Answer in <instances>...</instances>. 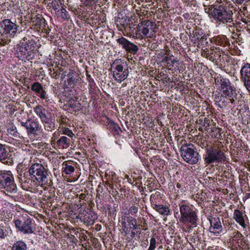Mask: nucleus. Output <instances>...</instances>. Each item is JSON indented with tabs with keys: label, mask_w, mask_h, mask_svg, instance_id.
I'll use <instances>...</instances> for the list:
<instances>
[{
	"label": "nucleus",
	"mask_w": 250,
	"mask_h": 250,
	"mask_svg": "<svg viewBox=\"0 0 250 250\" xmlns=\"http://www.w3.org/2000/svg\"><path fill=\"white\" fill-rule=\"evenodd\" d=\"M138 208L133 206H131L129 209V213L132 215L136 214L138 212Z\"/></svg>",
	"instance_id": "79ce46f5"
},
{
	"label": "nucleus",
	"mask_w": 250,
	"mask_h": 250,
	"mask_svg": "<svg viewBox=\"0 0 250 250\" xmlns=\"http://www.w3.org/2000/svg\"><path fill=\"white\" fill-rule=\"evenodd\" d=\"M180 206V212L174 213L175 216L179 218V221L183 223H190L192 225H195L197 221V215L195 210L191 206L181 204Z\"/></svg>",
	"instance_id": "7ed1b4c3"
},
{
	"label": "nucleus",
	"mask_w": 250,
	"mask_h": 250,
	"mask_svg": "<svg viewBox=\"0 0 250 250\" xmlns=\"http://www.w3.org/2000/svg\"><path fill=\"white\" fill-rule=\"evenodd\" d=\"M208 10L207 12L216 21L224 23L232 21V12L227 6L219 5L216 7H210Z\"/></svg>",
	"instance_id": "20e7f679"
},
{
	"label": "nucleus",
	"mask_w": 250,
	"mask_h": 250,
	"mask_svg": "<svg viewBox=\"0 0 250 250\" xmlns=\"http://www.w3.org/2000/svg\"><path fill=\"white\" fill-rule=\"evenodd\" d=\"M176 187L178 188H181V185L178 183L176 184Z\"/></svg>",
	"instance_id": "603ef678"
},
{
	"label": "nucleus",
	"mask_w": 250,
	"mask_h": 250,
	"mask_svg": "<svg viewBox=\"0 0 250 250\" xmlns=\"http://www.w3.org/2000/svg\"><path fill=\"white\" fill-rule=\"evenodd\" d=\"M126 220L129 225L132 226L134 229H136L138 227L140 226V225L137 224V220L131 216H127Z\"/></svg>",
	"instance_id": "c756f323"
},
{
	"label": "nucleus",
	"mask_w": 250,
	"mask_h": 250,
	"mask_svg": "<svg viewBox=\"0 0 250 250\" xmlns=\"http://www.w3.org/2000/svg\"><path fill=\"white\" fill-rule=\"evenodd\" d=\"M122 224L125 225V222H122Z\"/></svg>",
	"instance_id": "bf43d9fd"
},
{
	"label": "nucleus",
	"mask_w": 250,
	"mask_h": 250,
	"mask_svg": "<svg viewBox=\"0 0 250 250\" xmlns=\"http://www.w3.org/2000/svg\"><path fill=\"white\" fill-rule=\"evenodd\" d=\"M125 178L128 179V181H129V180H130V178H129V177H128V176L127 175H126L125 176Z\"/></svg>",
	"instance_id": "4d7b16f0"
},
{
	"label": "nucleus",
	"mask_w": 250,
	"mask_h": 250,
	"mask_svg": "<svg viewBox=\"0 0 250 250\" xmlns=\"http://www.w3.org/2000/svg\"><path fill=\"white\" fill-rule=\"evenodd\" d=\"M149 22V21L148 20H145L143 21H142L141 23H140L137 27H139V28H141V26H148L147 23Z\"/></svg>",
	"instance_id": "a18cd8bd"
},
{
	"label": "nucleus",
	"mask_w": 250,
	"mask_h": 250,
	"mask_svg": "<svg viewBox=\"0 0 250 250\" xmlns=\"http://www.w3.org/2000/svg\"><path fill=\"white\" fill-rule=\"evenodd\" d=\"M6 43V42L2 40L1 36H0V44L4 45Z\"/></svg>",
	"instance_id": "8fccbe9b"
},
{
	"label": "nucleus",
	"mask_w": 250,
	"mask_h": 250,
	"mask_svg": "<svg viewBox=\"0 0 250 250\" xmlns=\"http://www.w3.org/2000/svg\"><path fill=\"white\" fill-rule=\"evenodd\" d=\"M248 196H249V197H250V193L248 194Z\"/></svg>",
	"instance_id": "680f3d73"
},
{
	"label": "nucleus",
	"mask_w": 250,
	"mask_h": 250,
	"mask_svg": "<svg viewBox=\"0 0 250 250\" xmlns=\"http://www.w3.org/2000/svg\"><path fill=\"white\" fill-rule=\"evenodd\" d=\"M154 37H155V31L154 30H153L152 32L151 33V35L147 37L151 38Z\"/></svg>",
	"instance_id": "09e8293b"
},
{
	"label": "nucleus",
	"mask_w": 250,
	"mask_h": 250,
	"mask_svg": "<svg viewBox=\"0 0 250 250\" xmlns=\"http://www.w3.org/2000/svg\"><path fill=\"white\" fill-rule=\"evenodd\" d=\"M243 213L242 211L237 209L234 210L233 218L243 228L245 229L246 228V225Z\"/></svg>",
	"instance_id": "a211bd4d"
},
{
	"label": "nucleus",
	"mask_w": 250,
	"mask_h": 250,
	"mask_svg": "<svg viewBox=\"0 0 250 250\" xmlns=\"http://www.w3.org/2000/svg\"><path fill=\"white\" fill-rule=\"evenodd\" d=\"M117 42L119 44L122 45V48L125 51L133 54H135L139 49L138 47L136 45L131 42L123 37L118 39Z\"/></svg>",
	"instance_id": "9b49d317"
},
{
	"label": "nucleus",
	"mask_w": 250,
	"mask_h": 250,
	"mask_svg": "<svg viewBox=\"0 0 250 250\" xmlns=\"http://www.w3.org/2000/svg\"><path fill=\"white\" fill-rule=\"evenodd\" d=\"M42 122L43 123L44 129L45 130L49 131H52L55 129V120H53L51 115L42 121Z\"/></svg>",
	"instance_id": "6ab92c4d"
},
{
	"label": "nucleus",
	"mask_w": 250,
	"mask_h": 250,
	"mask_svg": "<svg viewBox=\"0 0 250 250\" xmlns=\"http://www.w3.org/2000/svg\"><path fill=\"white\" fill-rule=\"evenodd\" d=\"M208 120H207L206 119H205V122H208Z\"/></svg>",
	"instance_id": "052dcab7"
},
{
	"label": "nucleus",
	"mask_w": 250,
	"mask_h": 250,
	"mask_svg": "<svg viewBox=\"0 0 250 250\" xmlns=\"http://www.w3.org/2000/svg\"><path fill=\"white\" fill-rule=\"evenodd\" d=\"M66 76H67V75H65V74H64V73H63V74H62V79H64Z\"/></svg>",
	"instance_id": "6e6d98bb"
},
{
	"label": "nucleus",
	"mask_w": 250,
	"mask_h": 250,
	"mask_svg": "<svg viewBox=\"0 0 250 250\" xmlns=\"http://www.w3.org/2000/svg\"><path fill=\"white\" fill-rule=\"evenodd\" d=\"M74 74V71H70L67 74L68 78L64 82V85L65 87L72 88L74 86L76 81L73 76Z\"/></svg>",
	"instance_id": "412c9836"
},
{
	"label": "nucleus",
	"mask_w": 250,
	"mask_h": 250,
	"mask_svg": "<svg viewBox=\"0 0 250 250\" xmlns=\"http://www.w3.org/2000/svg\"><path fill=\"white\" fill-rule=\"evenodd\" d=\"M245 240L244 237L242 238V240H241V243L239 244V246H238V250H244V247L245 245Z\"/></svg>",
	"instance_id": "a19ab883"
},
{
	"label": "nucleus",
	"mask_w": 250,
	"mask_h": 250,
	"mask_svg": "<svg viewBox=\"0 0 250 250\" xmlns=\"http://www.w3.org/2000/svg\"><path fill=\"white\" fill-rule=\"evenodd\" d=\"M8 156V153L6 149L5 145L0 143V162H2Z\"/></svg>",
	"instance_id": "393cba45"
},
{
	"label": "nucleus",
	"mask_w": 250,
	"mask_h": 250,
	"mask_svg": "<svg viewBox=\"0 0 250 250\" xmlns=\"http://www.w3.org/2000/svg\"><path fill=\"white\" fill-rule=\"evenodd\" d=\"M70 139L65 136H62L59 139L52 138V144L55 145L59 149H65L69 146Z\"/></svg>",
	"instance_id": "f3484780"
},
{
	"label": "nucleus",
	"mask_w": 250,
	"mask_h": 250,
	"mask_svg": "<svg viewBox=\"0 0 250 250\" xmlns=\"http://www.w3.org/2000/svg\"><path fill=\"white\" fill-rule=\"evenodd\" d=\"M6 236V234L5 232L2 229L0 228V238L4 239Z\"/></svg>",
	"instance_id": "49530a36"
},
{
	"label": "nucleus",
	"mask_w": 250,
	"mask_h": 250,
	"mask_svg": "<svg viewBox=\"0 0 250 250\" xmlns=\"http://www.w3.org/2000/svg\"><path fill=\"white\" fill-rule=\"evenodd\" d=\"M141 31L142 33L143 36H147L149 32L148 26L146 27H143L142 29H141Z\"/></svg>",
	"instance_id": "37998d69"
},
{
	"label": "nucleus",
	"mask_w": 250,
	"mask_h": 250,
	"mask_svg": "<svg viewBox=\"0 0 250 250\" xmlns=\"http://www.w3.org/2000/svg\"><path fill=\"white\" fill-rule=\"evenodd\" d=\"M17 52L18 57L23 58L26 55V49L25 47L20 46L18 48V50Z\"/></svg>",
	"instance_id": "c9c22d12"
},
{
	"label": "nucleus",
	"mask_w": 250,
	"mask_h": 250,
	"mask_svg": "<svg viewBox=\"0 0 250 250\" xmlns=\"http://www.w3.org/2000/svg\"><path fill=\"white\" fill-rule=\"evenodd\" d=\"M99 0H80L81 4L85 6H91L96 4Z\"/></svg>",
	"instance_id": "72a5a7b5"
},
{
	"label": "nucleus",
	"mask_w": 250,
	"mask_h": 250,
	"mask_svg": "<svg viewBox=\"0 0 250 250\" xmlns=\"http://www.w3.org/2000/svg\"><path fill=\"white\" fill-rule=\"evenodd\" d=\"M135 235H136V233L135 232L132 231L131 232V237L132 238H134L135 236Z\"/></svg>",
	"instance_id": "3c124183"
},
{
	"label": "nucleus",
	"mask_w": 250,
	"mask_h": 250,
	"mask_svg": "<svg viewBox=\"0 0 250 250\" xmlns=\"http://www.w3.org/2000/svg\"><path fill=\"white\" fill-rule=\"evenodd\" d=\"M21 180L23 182L22 186L26 187V188H32L34 185V182L32 181L29 178H26L24 176L21 178Z\"/></svg>",
	"instance_id": "cd10ccee"
},
{
	"label": "nucleus",
	"mask_w": 250,
	"mask_h": 250,
	"mask_svg": "<svg viewBox=\"0 0 250 250\" xmlns=\"http://www.w3.org/2000/svg\"><path fill=\"white\" fill-rule=\"evenodd\" d=\"M136 33L133 36V37L135 39H142L144 38V36L142 34H141V33H140V31H141V29L139 27H137L136 29Z\"/></svg>",
	"instance_id": "58836bf2"
},
{
	"label": "nucleus",
	"mask_w": 250,
	"mask_h": 250,
	"mask_svg": "<svg viewBox=\"0 0 250 250\" xmlns=\"http://www.w3.org/2000/svg\"><path fill=\"white\" fill-rule=\"evenodd\" d=\"M162 62H167L168 66L173 67L174 64L175 62H178V60L177 58H173V56L171 55L169 57H165L163 59Z\"/></svg>",
	"instance_id": "c85d7f7f"
},
{
	"label": "nucleus",
	"mask_w": 250,
	"mask_h": 250,
	"mask_svg": "<svg viewBox=\"0 0 250 250\" xmlns=\"http://www.w3.org/2000/svg\"><path fill=\"white\" fill-rule=\"evenodd\" d=\"M220 90L221 96L218 100L216 98V101L220 102L222 106H227L229 104H233L237 99L238 94L236 88L231 85L229 80L225 78L220 80Z\"/></svg>",
	"instance_id": "f257e3e1"
},
{
	"label": "nucleus",
	"mask_w": 250,
	"mask_h": 250,
	"mask_svg": "<svg viewBox=\"0 0 250 250\" xmlns=\"http://www.w3.org/2000/svg\"><path fill=\"white\" fill-rule=\"evenodd\" d=\"M225 156L223 151L220 149L210 147L206 149V154L204 157L206 164H210L213 162H220L225 160Z\"/></svg>",
	"instance_id": "0eeeda50"
},
{
	"label": "nucleus",
	"mask_w": 250,
	"mask_h": 250,
	"mask_svg": "<svg viewBox=\"0 0 250 250\" xmlns=\"http://www.w3.org/2000/svg\"><path fill=\"white\" fill-rule=\"evenodd\" d=\"M61 131L62 132V134L66 135L71 138H72L74 135L72 130L68 127H62Z\"/></svg>",
	"instance_id": "f704fd0d"
},
{
	"label": "nucleus",
	"mask_w": 250,
	"mask_h": 250,
	"mask_svg": "<svg viewBox=\"0 0 250 250\" xmlns=\"http://www.w3.org/2000/svg\"><path fill=\"white\" fill-rule=\"evenodd\" d=\"M231 1L235 4H242L244 2L247 1V0H231Z\"/></svg>",
	"instance_id": "de8ad7c7"
},
{
	"label": "nucleus",
	"mask_w": 250,
	"mask_h": 250,
	"mask_svg": "<svg viewBox=\"0 0 250 250\" xmlns=\"http://www.w3.org/2000/svg\"><path fill=\"white\" fill-rule=\"evenodd\" d=\"M69 122V119H67L65 116L63 115L61 116L60 119L58 121L60 125H67Z\"/></svg>",
	"instance_id": "ea45409f"
},
{
	"label": "nucleus",
	"mask_w": 250,
	"mask_h": 250,
	"mask_svg": "<svg viewBox=\"0 0 250 250\" xmlns=\"http://www.w3.org/2000/svg\"><path fill=\"white\" fill-rule=\"evenodd\" d=\"M21 125L26 128L28 135L35 134L41 129L40 124L34 120H28L25 122H21Z\"/></svg>",
	"instance_id": "ddd939ff"
},
{
	"label": "nucleus",
	"mask_w": 250,
	"mask_h": 250,
	"mask_svg": "<svg viewBox=\"0 0 250 250\" xmlns=\"http://www.w3.org/2000/svg\"><path fill=\"white\" fill-rule=\"evenodd\" d=\"M218 133H219V134H220V131H221V129L220 128H218Z\"/></svg>",
	"instance_id": "13d9d810"
},
{
	"label": "nucleus",
	"mask_w": 250,
	"mask_h": 250,
	"mask_svg": "<svg viewBox=\"0 0 250 250\" xmlns=\"http://www.w3.org/2000/svg\"><path fill=\"white\" fill-rule=\"evenodd\" d=\"M49 70L50 75L52 78L55 79H58L59 78L60 72L58 70H55V69H53L52 70L51 69H49Z\"/></svg>",
	"instance_id": "e433bc0d"
},
{
	"label": "nucleus",
	"mask_w": 250,
	"mask_h": 250,
	"mask_svg": "<svg viewBox=\"0 0 250 250\" xmlns=\"http://www.w3.org/2000/svg\"><path fill=\"white\" fill-rule=\"evenodd\" d=\"M63 172H64L67 175L71 174L74 171V167L72 166L68 165L66 162L63 163Z\"/></svg>",
	"instance_id": "7c9ffc66"
},
{
	"label": "nucleus",
	"mask_w": 250,
	"mask_h": 250,
	"mask_svg": "<svg viewBox=\"0 0 250 250\" xmlns=\"http://www.w3.org/2000/svg\"><path fill=\"white\" fill-rule=\"evenodd\" d=\"M113 125L114 126L113 127H114V128H115V130H117V128H119V127L118 126V125H117L115 124H113Z\"/></svg>",
	"instance_id": "5fc2aeb1"
},
{
	"label": "nucleus",
	"mask_w": 250,
	"mask_h": 250,
	"mask_svg": "<svg viewBox=\"0 0 250 250\" xmlns=\"http://www.w3.org/2000/svg\"><path fill=\"white\" fill-rule=\"evenodd\" d=\"M34 111L40 118L41 121L48 117L47 110L41 105H38L34 107Z\"/></svg>",
	"instance_id": "aec40b11"
},
{
	"label": "nucleus",
	"mask_w": 250,
	"mask_h": 250,
	"mask_svg": "<svg viewBox=\"0 0 250 250\" xmlns=\"http://www.w3.org/2000/svg\"><path fill=\"white\" fill-rule=\"evenodd\" d=\"M29 172L30 176L35 177L39 185L42 187H51L52 181L51 179L48 170L41 164H33L30 167Z\"/></svg>",
	"instance_id": "f03ea898"
},
{
	"label": "nucleus",
	"mask_w": 250,
	"mask_h": 250,
	"mask_svg": "<svg viewBox=\"0 0 250 250\" xmlns=\"http://www.w3.org/2000/svg\"><path fill=\"white\" fill-rule=\"evenodd\" d=\"M210 227L209 230L210 232L218 235L222 231V226L219 217H211L209 219Z\"/></svg>",
	"instance_id": "4468645a"
},
{
	"label": "nucleus",
	"mask_w": 250,
	"mask_h": 250,
	"mask_svg": "<svg viewBox=\"0 0 250 250\" xmlns=\"http://www.w3.org/2000/svg\"><path fill=\"white\" fill-rule=\"evenodd\" d=\"M124 62L121 59L115 60L111 64V72L115 80L118 83H122L125 80L128 75L127 69H124Z\"/></svg>",
	"instance_id": "39448f33"
},
{
	"label": "nucleus",
	"mask_w": 250,
	"mask_h": 250,
	"mask_svg": "<svg viewBox=\"0 0 250 250\" xmlns=\"http://www.w3.org/2000/svg\"><path fill=\"white\" fill-rule=\"evenodd\" d=\"M15 224L16 228L24 234L32 233L34 231V223L27 215L22 216L20 219L15 220Z\"/></svg>",
	"instance_id": "6e6552de"
},
{
	"label": "nucleus",
	"mask_w": 250,
	"mask_h": 250,
	"mask_svg": "<svg viewBox=\"0 0 250 250\" xmlns=\"http://www.w3.org/2000/svg\"><path fill=\"white\" fill-rule=\"evenodd\" d=\"M58 18H60L62 20H68L69 18V16L66 9L63 7L59 10H58L56 12Z\"/></svg>",
	"instance_id": "bb28decb"
},
{
	"label": "nucleus",
	"mask_w": 250,
	"mask_h": 250,
	"mask_svg": "<svg viewBox=\"0 0 250 250\" xmlns=\"http://www.w3.org/2000/svg\"><path fill=\"white\" fill-rule=\"evenodd\" d=\"M240 74L242 81L247 89L250 92V64L246 63L242 66Z\"/></svg>",
	"instance_id": "f8f14e48"
},
{
	"label": "nucleus",
	"mask_w": 250,
	"mask_h": 250,
	"mask_svg": "<svg viewBox=\"0 0 250 250\" xmlns=\"http://www.w3.org/2000/svg\"><path fill=\"white\" fill-rule=\"evenodd\" d=\"M85 195L84 194H81L80 195V198L81 199H83L85 197Z\"/></svg>",
	"instance_id": "864d4df0"
},
{
	"label": "nucleus",
	"mask_w": 250,
	"mask_h": 250,
	"mask_svg": "<svg viewBox=\"0 0 250 250\" xmlns=\"http://www.w3.org/2000/svg\"><path fill=\"white\" fill-rule=\"evenodd\" d=\"M190 145H185L181 146V156L186 162L190 164H195L198 161L199 154L190 147Z\"/></svg>",
	"instance_id": "1a4fd4ad"
},
{
	"label": "nucleus",
	"mask_w": 250,
	"mask_h": 250,
	"mask_svg": "<svg viewBox=\"0 0 250 250\" xmlns=\"http://www.w3.org/2000/svg\"><path fill=\"white\" fill-rule=\"evenodd\" d=\"M26 246L24 243L21 241H18L14 244L12 250H26Z\"/></svg>",
	"instance_id": "2f4dec72"
},
{
	"label": "nucleus",
	"mask_w": 250,
	"mask_h": 250,
	"mask_svg": "<svg viewBox=\"0 0 250 250\" xmlns=\"http://www.w3.org/2000/svg\"><path fill=\"white\" fill-rule=\"evenodd\" d=\"M0 186L1 188L5 189L4 192L16 193L17 192V187L14 184L13 177L10 173L8 172H3L0 173Z\"/></svg>",
	"instance_id": "423d86ee"
},
{
	"label": "nucleus",
	"mask_w": 250,
	"mask_h": 250,
	"mask_svg": "<svg viewBox=\"0 0 250 250\" xmlns=\"http://www.w3.org/2000/svg\"><path fill=\"white\" fill-rule=\"evenodd\" d=\"M193 38L195 40L200 41L203 39H206L205 38V35L201 29L196 27L193 31Z\"/></svg>",
	"instance_id": "5701e85b"
},
{
	"label": "nucleus",
	"mask_w": 250,
	"mask_h": 250,
	"mask_svg": "<svg viewBox=\"0 0 250 250\" xmlns=\"http://www.w3.org/2000/svg\"><path fill=\"white\" fill-rule=\"evenodd\" d=\"M156 239L154 237H152L150 241V245L148 250H154L156 247Z\"/></svg>",
	"instance_id": "4c0bfd02"
},
{
	"label": "nucleus",
	"mask_w": 250,
	"mask_h": 250,
	"mask_svg": "<svg viewBox=\"0 0 250 250\" xmlns=\"http://www.w3.org/2000/svg\"><path fill=\"white\" fill-rule=\"evenodd\" d=\"M153 208L162 215H167L169 212L168 208L163 205L157 204L153 206Z\"/></svg>",
	"instance_id": "b1692460"
},
{
	"label": "nucleus",
	"mask_w": 250,
	"mask_h": 250,
	"mask_svg": "<svg viewBox=\"0 0 250 250\" xmlns=\"http://www.w3.org/2000/svg\"><path fill=\"white\" fill-rule=\"evenodd\" d=\"M31 89L34 91L41 99L45 100L47 98L46 92L43 88L42 86L40 83H34L31 86Z\"/></svg>",
	"instance_id": "dca6fc26"
},
{
	"label": "nucleus",
	"mask_w": 250,
	"mask_h": 250,
	"mask_svg": "<svg viewBox=\"0 0 250 250\" xmlns=\"http://www.w3.org/2000/svg\"><path fill=\"white\" fill-rule=\"evenodd\" d=\"M69 109L71 111H78L81 109V104L78 101L69 100L68 104Z\"/></svg>",
	"instance_id": "4be33fe9"
},
{
	"label": "nucleus",
	"mask_w": 250,
	"mask_h": 250,
	"mask_svg": "<svg viewBox=\"0 0 250 250\" xmlns=\"http://www.w3.org/2000/svg\"><path fill=\"white\" fill-rule=\"evenodd\" d=\"M160 194L159 192H156L154 194H152L150 196V201L152 207L154 206L155 205H157V202H159V200L160 199Z\"/></svg>",
	"instance_id": "473e14b6"
},
{
	"label": "nucleus",
	"mask_w": 250,
	"mask_h": 250,
	"mask_svg": "<svg viewBox=\"0 0 250 250\" xmlns=\"http://www.w3.org/2000/svg\"><path fill=\"white\" fill-rule=\"evenodd\" d=\"M7 131L10 135L15 137H17L19 134L16 126L13 123L7 125Z\"/></svg>",
	"instance_id": "a878e982"
},
{
	"label": "nucleus",
	"mask_w": 250,
	"mask_h": 250,
	"mask_svg": "<svg viewBox=\"0 0 250 250\" xmlns=\"http://www.w3.org/2000/svg\"><path fill=\"white\" fill-rule=\"evenodd\" d=\"M233 231L230 234L229 239L227 240V246L232 250H238V246L240 243L241 240L244 236L237 230H233Z\"/></svg>",
	"instance_id": "9d476101"
},
{
	"label": "nucleus",
	"mask_w": 250,
	"mask_h": 250,
	"mask_svg": "<svg viewBox=\"0 0 250 250\" xmlns=\"http://www.w3.org/2000/svg\"><path fill=\"white\" fill-rule=\"evenodd\" d=\"M107 184L109 185V186H111V185L110 184H109V183H107Z\"/></svg>",
	"instance_id": "e2e57ef3"
},
{
	"label": "nucleus",
	"mask_w": 250,
	"mask_h": 250,
	"mask_svg": "<svg viewBox=\"0 0 250 250\" xmlns=\"http://www.w3.org/2000/svg\"><path fill=\"white\" fill-rule=\"evenodd\" d=\"M51 6L54 10H57L59 7V5L57 1H53L51 3Z\"/></svg>",
	"instance_id": "c03bdc74"
},
{
	"label": "nucleus",
	"mask_w": 250,
	"mask_h": 250,
	"mask_svg": "<svg viewBox=\"0 0 250 250\" xmlns=\"http://www.w3.org/2000/svg\"><path fill=\"white\" fill-rule=\"evenodd\" d=\"M4 25V32L6 34L14 35L17 32V25L14 23L11 22L10 20L6 19L3 21Z\"/></svg>",
	"instance_id": "2eb2a0df"
}]
</instances>
